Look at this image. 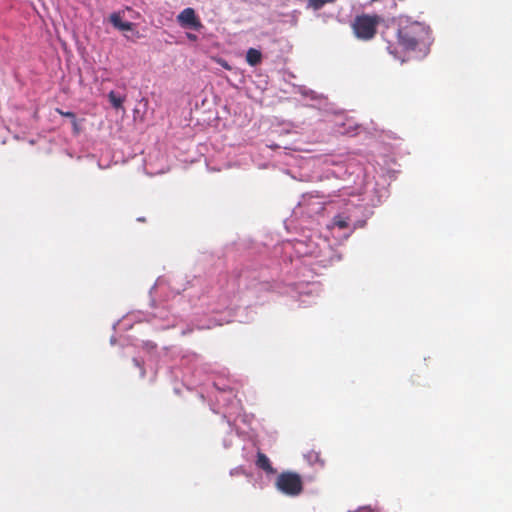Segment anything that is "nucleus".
Returning <instances> with one entry per match:
<instances>
[{
  "label": "nucleus",
  "mask_w": 512,
  "mask_h": 512,
  "mask_svg": "<svg viewBox=\"0 0 512 512\" xmlns=\"http://www.w3.org/2000/svg\"><path fill=\"white\" fill-rule=\"evenodd\" d=\"M276 487L285 495L298 496L303 491V481L295 472H282L277 477Z\"/></svg>",
  "instance_id": "obj_3"
},
{
  "label": "nucleus",
  "mask_w": 512,
  "mask_h": 512,
  "mask_svg": "<svg viewBox=\"0 0 512 512\" xmlns=\"http://www.w3.org/2000/svg\"><path fill=\"white\" fill-rule=\"evenodd\" d=\"M246 61L250 66H257L262 61V53L255 48H249L246 53Z\"/></svg>",
  "instance_id": "obj_7"
},
{
  "label": "nucleus",
  "mask_w": 512,
  "mask_h": 512,
  "mask_svg": "<svg viewBox=\"0 0 512 512\" xmlns=\"http://www.w3.org/2000/svg\"><path fill=\"white\" fill-rule=\"evenodd\" d=\"M73 128H74V131H75L76 133H78V131H79V129H78V125H77V126H73Z\"/></svg>",
  "instance_id": "obj_15"
},
{
  "label": "nucleus",
  "mask_w": 512,
  "mask_h": 512,
  "mask_svg": "<svg viewBox=\"0 0 512 512\" xmlns=\"http://www.w3.org/2000/svg\"><path fill=\"white\" fill-rule=\"evenodd\" d=\"M133 363L139 367L141 369V375L144 376L145 375V370L143 368V366L141 365V363L138 361V359L134 358L133 359Z\"/></svg>",
  "instance_id": "obj_12"
},
{
  "label": "nucleus",
  "mask_w": 512,
  "mask_h": 512,
  "mask_svg": "<svg viewBox=\"0 0 512 512\" xmlns=\"http://www.w3.org/2000/svg\"><path fill=\"white\" fill-rule=\"evenodd\" d=\"M108 99H109V102L111 103V105L115 109H122L123 108V103L125 101V97L124 96H120V95L116 94L114 91H110L109 94H108Z\"/></svg>",
  "instance_id": "obj_8"
},
{
  "label": "nucleus",
  "mask_w": 512,
  "mask_h": 512,
  "mask_svg": "<svg viewBox=\"0 0 512 512\" xmlns=\"http://www.w3.org/2000/svg\"><path fill=\"white\" fill-rule=\"evenodd\" d=\"M379 23V16L361 14L354 18L351 27L358 39L369 41L375 37Z\"/></svg>",
  "instance_id": "obj_2"
},
{
  "label": "nucleus",
  "mask_w": 512,
  "mask_h": 512,
  "mask_svg": "<svg viewBox=\"0 0 512 512\" xmlns=\"http://www.w3.org/2000/svg\"><path fill=\"white\" fill-rule=\"evenodd\" d=\"M56 112L59 113L61 116L70 118L72 120V125L77 126V119H76L75 113H73L71 111H63L59 108L56 109Z\"/></svg>",
  "instance_id": "obj_11"
},
{
  "label": "nucleus",
  "mask_w": 512,
  "mask_h": 512,
  "mask_svg": "<svg viewBox=\"0 0 512 512\" xmlns=\"http://www.w3.org/2000/svg\"><path fill=\"white\" fill-rule=\"evenodd\" d=\"M177 21L182 27H189L195 30L202 28V23L193 8H185L181 11L177 16Z\"/></svg>",
  "instance_id": "obj_4"
},
{
  "label": "nucleus",
  "mask_w": 512,
  "mask_h": 512,
  "mask_svg": "<svg viewBox=\"0 0 512 512\" xmlns=\"http://www.w3.org/2000/svg\"><path fill=\"white\" fill-rule=\"evenodd\" d=\"M337 0H308V7L317 11L324 7L326 4L334 3Z\"/></svg>",
  "instance_id": "obj_9"
},
{
  "label": "nucleus",
  "mask_w": 512,
  "mask_h": 512,
  "mask_svg": "<svg viewBox=\"0 0 512 512\" xmlns=\"http://www.w3.org/2000/svg\"><path fill=\"white\" fill-rule=\"evenodd\" d=\"M430 37V28L418 21L401 25L398 30V42L407 51H412L418 45L424 44Z\"/></svg>",
  "instance_id": "obj_1"
},
{
  "label": "nucleus",
  "mask_w": 512,
  "mask_h": 512,
  "mask_svg": "<svg viewBox=\"0 0 512 512\" xmlns=\"http://www.w3.org/2000/svg\"><path fill=\"white\" fill-rule=\"evenodd\" d=\"M110 22L112 25L121 30V31H130L132 30L133 24L131 22H123L120 15L118 13H112L110 15Z\"/></svg>",
  "instance_id": "obj_5"
},
{
  "label": "nucleus",
  "mask_w": 512,
  "mask_h": 512,
  "mask_svg": "<svg viewBox=\"0 0 512 512\" xmlns=\"http://www.w3.org/2000/svg\"><path fill=\"white\" fill-rule=\"evenodd\" d=\"M187 37H188V39H190V40H196V38H197V37H196V35H194V34H190V33H188V34H187Z\"/></svg>",
  "instance_id": "obj_14"
},
{
  "label": "nucleus",
  "mask_w": 512,
  "mask_h": 512,
  "mask_svg": "<svg viewBox=\"0 0 512 512\" xmlns=\"http://www.w3.org/2000/svg\"><path fill=\"white\" fill-rule=\"evenodd\" d=\"M256 465L258 468L264 470L267 473H275V470L272 467L269 458L262 452L257 453Z\"/></svg>",
  "instance_id": "obj_6"
},
{
  "label": "nucleus",
  "mask_w": 512,
  "mask_h": 512,
  "mask_svg": "<svg viewBox=\"0 0 512 512\" xmlns=\"http://www.w3.org/2000/svg\"><path fill=\"white\" fill-rule=\"evenodd\" d=\"M217 62H218L222 67H224L225 69H227V70H230V69H231L230 65H229L225 60H223V59H218V61H217Z\"/></svg>",
  "instance_id": "obj_13"
},
{
  "label": "nucleus",
  "mask_w": 512,
  "mask_h": 512,
  "mask_svg": "<svg viewBox=\"0 0 512 512\" xmlns=\"http://www.w3.org/2000/svg\"><path fill=\"white\" fill-rule=\"evenodd\" d=\"M333 225L339 229H345L349 226V218L342 215H336L333 218Z\"/></svg>",
  "instance_id": "obj_10"
}]
</instances>
